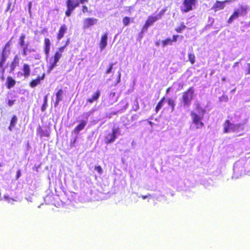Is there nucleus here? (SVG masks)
Instances as JSON below:
<instances>
[{
    "label": "nucleus",
    "instance_id": "1",
    "mask_svg": "<svg viewBox=\"0 0 250 250\" xmlns=\"http://www.w3.org/2000/svg\"><path fill=\"white\" fill-rule=\"evenodd\" d=\"M205 112L206 110L199 104H195V109L191 112L190 115L193 123L195 125L197 129L201 128L204 125L202 120Z\"/></svg>",
    "mask_w": 250,
    "mask_h": 250
},
{
    "label": "nucleus",
    "instance_id": "2",
    "mask_svg": "<svg viewBox=\"0 0 250 250\" xmlns=\"http://www.w3.org/2000/svg\"><path fill=\"white\" fill-rule=\"evenodd\" d=\"M245 160L241 159L237 161L233 167V175L232 178L236 179L241 177L242 175L245 174V169L244 166L245 165Z\"/></svg>",
    "mask_w": 250,
    "mask_h": 250
},
{
    "label": "nucleus",
    "instance_id": "3",
    "mask_svg": "<svg viewBox=\"0 0 250 250\" xmlns=\"http://www.w3.org/2000/svg\"><path fill=\"white\" fill-rule=\"evenodd\" d=\"M243 129V126L242 124H234L229 120H227L224 124L225 133L238 132Z\"/></svg>",
    "mask_w": 250,
    "mask_h": 250
},
{
    "label": "nucleus",
    "instance_id": "4",
    "mask_svg": "<svg viewBox=\"0 0 250 250\" xmlns=\"http://www.w3.org/2000/svg\"><path fill=\"white\" fill-rule=\"evenodd\" d=\"M194 90L192 87H190L187 91L183 93L181 102L185 107H188L191 104Z\"/></svg>",
    "mask_w": 250,
    "mask_h": 250
},
{
    "label": "nucleus",
    "instance_id": "5",
    "mask_svg": "<svg viewBox=\"0 0 250 250\" xmlns=\"http://www.w3.org/2000/svg\"><path fill=\"white\" fill-rule=\"evenodd\" d=\"M88 0H67L66 1L67 10L65 12L66 16L69 17L75 8L79 6L80 3L84 4Z\"/></svg>",
    "mask_w": 250,
    "mask_h": 250
},
{
    "label": "nucleus",
    "instance_id": "6",
    "mask_svg": "<svg viewBox=\"0 0 250 250\" xmlns=\"http://www.w3.org/2000/svg\"><path fill=\"white\" fill-rule=\"evenodd\" d=\"M249 7L247 5H239V8L235 9L233 14L230 17L228 20L229 23H231L235 19H237L239 16H245L247 14Z\"/></svg>",
    "mask_w": 250,
    "mask_h": 250
},
{
    "label": "nucleus",
    "instance_id": "7",
    "mask_svg": "<svg viewBox=\"0 0 250 250\" xmlns=\"http://www.w3.org/2000/svg\"><path fill=\"white\" fill-rule=\"evenodd\" d=\"M120 134V130L119 128H113L111 132L107 133L104 137L105 143L110 144L114 142L118 135Z\"/></svg>",
    "mask_w": 250,
    "mask_h": 250
},
{
    "label": "nucleus",
    "instance_id": "8",
    "mask_svg": "<svg viewBox=\"0 0 250 250\" xmlns=\"http://www.w3.org/2000/svg\"><path fill=\"white\" fill-rule=\"evenodd\" d=\"M197 2V0H184L181 7V11L184 13H188L192 10Z\"/></svg>",
    "mask_w": 250,
    "mask_h": 250
},
{
    "label": "nucleus",
    "instance_id": "9",
    "mask_svg": "<svg viewBox=\"0 0 250 250\" xmlns=\"http://www.w3.org/2000/svg\"><path fill=\"white\" fill-rule=\"evenodd\" d=\"M158 17L155 16H149L147 21L146 22L145 24L143 27L142 32H144L147 31L149 26L152 25L154 22L159 20Z\"/></svg>",
    "mask_w": 250,
    "mask_h": 250
},
{
    "label": "nucleus",
    "instance_id": "10",
    "mask_svg": "<svg viewBox=\"0 0 250 250\" xmlns=\"http://www.w3.org/2000/svg\"><path fill=\"white\" fill-rule=\"evenodd\" d=\"M8 48H9V45H8V43H7L5 45V46L2 51V52L1 53V58H0V65L1 66L4 64V63H5V62L6 61L7 58L8 57V56L9 55V49Z\"/></svg>",
    "mask_w": 250,
    "mask_h": 250
},
{
    "label": "nucleus",
    "instance_id": "11",
    "mask_svg": "<svg viewBox=\"0 0 250 250\" xmlns=\"http://www.w3.org/2000/svg\"><path fill=\"white\" fill-rule=\"evenodd\" d=\"M97 22V20L95 18L85 19L83 22V27L84 29L88 28L89 26L94 25Z\"/></svg>",
    "mask_w": 250,
    "mask_h": 250
},
{
    "label": "nucleus",
    "instance_id": "12",
    "mask_svg": "<svg viewBox=\"0 0 250 250\" xmlns=\"http://www.w3.org/2000/svg\"><path fill=\"white\" fill-rule=\"evenodd\" d=\"M62 57V54L60 52H56L54 58V62H50L51 65L49 67V71H52L54 68L57 65V62L59 61L60 59Z\"/></svg>",
    "mask_w": 250,
    "mask_h": 250
},
{
    "label": "nucleus",
    "instance_id": "13",
    "mask_svg": "<svg viewBox=\"0 0 250 250\" xmlns=\"http://www.w3.org/2000/svg\"><path fill=\"white\" fill-rule=\"evenodd\" d=\"M87 123L86 121H81L80 123L75 128L73 132L76 134L78 135L79 132L83 129H84L85 126H86Z\"/></svg>",
    "mask_w": 250,
    "mask_h": 250
},
{
    "label": "nucleus",
    "instance_id": "14",
    "mask_svg": "<svg viewBox=\"0 0 250 250\" xmlns=\"http://www.w3.org/2000/svg\"><path fill=\"white\" fill-rule=\"evenodd\" d=\"M19 61H20V58L17 56L16 55L13 62H12L10 66V72L11 73L15 69V68L19 65Z\"/></svg>",
    "mask_w": 250,
    "mask_h": 250
},
{
    "label": "nucleus",
    "instance_id": "15",
    "mask_svg": "<svg viewBox=\"0 0 250 250\" xmlns=\"http://www.w3.org/2000/svg\"><path fill=\"white\" fill-rule=\"evenodd\" d=\"M107 34H104L102 37L100 43L101 50H104L107 45Z\"/></svg>",
    "mask_w": 250,
    "mask_h": 250
},
{
    "label": "nucleus",
    "instance_id": "16",
    "mask_svg": "<svg viewBox=\"0 0 250 250\" xmlns=\"http://www.w3.org/2000/svg\"><path fill=\"white\" fill-rule=\"evenodd\" d=\"M23 75L25 78H28L30 76L31 70L30 66L28 64H24L23 66ZM19 74H20L21 75H22V74L21 73L19 72Z\"/></svg>",
    "mask_w": 250,
    "mask_h": 250
},
{
    "label": "nucleus",
    "instance_id": "17",
    "mask_svg": "<svg viewBox=\"0 0 250 250\" xmlns=\"http://www.w3.org/2000/svg\"><path fill=\"white\" fill-rule=\"evenodd\" d=\"M229 1L230 0H225L224 1H217L213 8L216 10L223 9L225 7V3Z\"/></svg>",
    "mask_w": 250,
    "mask_h": 250
},
{
    "label": "nucleus",
    "instance_id": "18",
    "mask_svg": "<svg viewBox=\"0 0 250 250\" xmlns=\"http://www.w3.org/2000/svg\"><path fill=\"white\" fill-rule=\"evenodd\" d=\"M44 74H43L41 77L39 76L36 79L34 80L31 82V83H30V86L33 88L36 87L38 84L40 83L41 80L44 79Z\"/></svg>",
    "mask_w": 250,
    "mask_h": 250
},
{
    "label": "nucleus",
    "instance_id": "19",
    "mask_svg": "<svg viewBox=\"0 0 250 250\" xmlns=\"http://www.w3.org/2000/svg\"><path fill=\"white\" fill-rule=\"evenodd\" d=\"M67 28L65 25L63 24L60 27L59 33L58 34V39L61 40L64 36V33L66 32Z\"/></svg>",
    "mask_w": 250,
    "mask_h": 250
},
{
    "label": "nucleus",
    "instance_id": "20",
    "mask_svg": "<svg viewBox=\"0 0 250 250\" xmlns=\"http://www.w3.org/2000/svg\"><path fill=\"white\" fill-rule=\"evenodd\" d=\"M118 98V95L117 93L115 92H111L109 95V101L110 104H113L115 103Z\"/></svg>",
    "mask_w": 250,
    "mask_h": 250
},
{
    "label": "nucleus",
    "instance_id": "21",
    "mask_svg": "<svg viewBox=\"0 0 250 250\" xmlns=\"http://www.w3.org/2000/svg\"><path fill=\"white\" fill-rule=\"evenodd\" d=\"M62 94L63 91L62 89H60L56 93V100L54 104L55 107H57L59 104L60 102L62 100Z\"/></svg>",
    "mask_w": 250,
    "mask_h": 250
},
{
    "label": "nucleus",
    "instance_id": "22",
    "mask_svg": "<svg viewBox=\"0 0 250 250\" xmlns=\"http://www.w3.org/2000/svg\"><path fill=\"white\" fill-rule=\"evenodd\" d=\"M100 94V91L98 90L96 93L94 94L91 98H88L87 99V102L90 103H92L93 102L97 101L99 99Z\"/></svg>",
    "mask_w": 250,
    "mask_h": 250
},
{
    "label": "nucleus",
    "instance_id": "23",
    "mask_svg": "<svg viewBox=\"0 0 250 250\" xmlns=\"http://www.w3.org/2000/svg\"><path fill=\"white\" fill-rule=\"evenodd\" d=\"M45 48L44 52L47 56L50 51V42L49 39L46 38L44 40Z\"/></svg>",
    "mask_w": 250,
    "mask_h": 250
},
{
    "label": "nucleus",
    "instance_id": "24",
    "mask_svg": "<svg viewBox=\"0 0 250 250\" xmlns=\"http://www.w3.org/2000/svg\"><path fill=\"white\" fill-rule=\"evenodd\" d=\"M29 43H26L25 46L22 48V55L24 56H26L28 55V53H30L32 51H34V49L28 48Z\"/></svg>",
    "mask_w": 250,
    "mask_h": 250
},
{
    "label": "nucleus",
    "instance_id": "25",
    "mask_svg": "<svg viewBox=\"0 0 250 250\" xmlns=\"http://www.w3.org/2000/svg\"><path fill=\"white\" fill-rule=\"evenodd\" d=\"M7 87L8 89H10L13 86H14L16 83V81L14 79H13L12 77H8L7 80Z\"/></svg>",
    "mask_w": 250,
    "mask_h": 250
},
{
    "label": "nucleus",
    "instance_id": "26",
    "mask_svg": "<svg viewBox=\"0 0 250 250\" xmlns=\"http://www.w3.org/2000/svg\"><path fill=\"white\" fill-rule=\"evenodd\" d=\"M25 38V36L24 34H21L20 38V39H19V44L21 46V47L22 48H23V47H24L26 45V44H25V42H24V39Z\"/></svg>",
    "mask_w": 250,
    "mask_h": 250
},
{
    "label": "nucleus",
    "instance_id": "27",
    "mask_svg": "<svg viewBox=\"0 0 250 250\" xmlns=\"http://www.w3.org/2000/svg\"><path fill=\"white\" fill-rule=\"evenodd\" d=\"M165 100V98L163 97L158 103V104H157V105L156 107V109H155L156 112H157L163 106V104L164 103Z\"/></svg>",
    "mask_w": 250,
    "mask_h": 250
},
{
    "label": "nucleus",
    "instance_id": "28",
    "mask_svg": "<svg viewBox=\"0 0 250 250\" xmlns=\"http://www.w3.org/2000/svg\"><path fill=\"white\" fill-rule=\"evenodd\" d=\"M43 101H44V103L41 108V110L42 111H44L46 110V107L47 105V96H44V97L43 98Z\"/></svg>",
    "mask_w": 250,
    "mask_h": 250
},
{
    "label": "nucleus",
    "instance_id": "29",
    "mask_svg": "<svg viewBox=\"0 0 250 250\" xmlns=\"http://www.w3.org/2000/svg\"><path fill=\"white\" fill-rule=\"evenodd\" d=\"M92 112V111H90L89 112L84 113L83 115V116L85 119V120H83V121H86L87 122L89 117L90 116Z\"/></svg>",
    "mask_w": 250,
    "mask_h": 250
},
{
    "label": "nucleus",
    "instance_id": "30",
    "mask_svg": "<svg viewBox=\"0 0 250 250\" xmlns=\"http://www.w3.org/2000/svg\"><path fill=\"white\" fill-rule=\"evenodd\" d=\"M17 120L18 119L17 116L16 115L13 116L10 122L11 126H15L17 124Z\"/></svg>",
    "mask_w": 250,
    "mask_h": 250
},
{
    "label": "nucleus",
    "instance_id": "31",
    "mask_svg": "<svg viewBox=\"0 0 250 250\" xmlns=\"http://www.w3.org/2000/svg\"><path fill=\"white\" fill-rule=\"evenodd\" d=\"M188 60L191 64H193L195 62V56L193 54H188Z\"/></svg>",
    "mask_w": 250,
    "mask_h": 250
},
{
    "label": "nucleus",
    "instance_id": "32",
    "mask_svg": "<svg viewBox=\"0 0 250 250\" xmlns=\"http://www.w3.org/2000/svg\"><path fill=\"white\" fill-rule=\"evenodd\" d=\"M133 108L134 111H137L139 109V103L137 100L134 101Z\"/></svg>",
    "mask_w": 250,
    "mask_h": 250
},
{
    "label": "nucleus",
    "instance_id": "33",
    "mask_svg": "<svg viewBox=\"0 0 250 250\" xmlns=\"http://www.w3.org/2000/svg\"><path fill=\"white\" fill-rule=\"evenodd\" d=\"M123 22L125 26H127L130 22V19L127 17H125L123 19Z\"/></svg>",
    "mask_w": 250,
    "mask_h": 250
},
{
    "label": "nucleus",
    "instance_id": "34",
    "mask_svg": "<svg viewBox=\"0 0 250 250\" xmlns=\"http://www.w3.org/2000/svg\"><path fill=\"white\" fill-rule=\"evenodd\" d=\"M172 40L170 39H167L163 41V45L164 46L168 44H171Z\"/></svg>",
    "mask_w": 250,
    "mask_h": 250
},
{
    "label": "nucleus",
    "instance_id": "35",
    "mask_svg": "<svg viewBox=\"0 0 250 250\" xmlns=\"http://www.w3.org/2000/svg\"><path fill=\"white\" fill-rule=\"evenodd\" d=\"M186 27L184 24H182L180 26L177 28L176 30L178 33H181L182 31Z\"/></svg>",
    "mask_w": 250,
    "mask_h": 250
},
{
    "label": "nucleus",
    "instance_id": "36",
    "mask_svg": "<svg viewBox=\"0 0 250 250\" xmlns=\"http://www.w3.org/2000/svg\"><path fill=\"white\" fill-rule=\"evenodd\" d=\"M115 64V63H111L109 64V68L107 69L106 71V74H109L112 69H113V65Z\"/></svg>",
    "mask_w": 250,
    "mask_h": 250
},
{
    "label": "nucleus",
    "instance_id": "37",
    "mask_svg": "<svg viewBox=\"0 0 250 250\" xmlns=\"http://www.w3.org/2000/svg\"><path fill=\"white\" fill-rule=\"evenodd\" d=\"M167 103L169 105L171 106L172 108V110L174 109V102L172 99H169L167 101Z\"/></svg>",
    "mask_w": 250,
    "mask_h": 250
},
{
    "label": "nucleus",
    "instance_id": "38",
    "mask_svg": "<svg viewBox=\"0 0 250 250\" xmlns=\"http://www.w3.org/2000/svg\"><path fill=\"white\" fill-rule=\"evenodd\" d=\"M68 42H69V40H67L66 45L65 46L61 47L59 48V51L58 52H60V53H61V54H62L64 51V48H65L66 45L67 44H68Z\"/></svg>",
    "mask_w": 250,
    "mask_h": 250
},
{
    "label": "nucleus",
    "instance_id": "39",
    "mask_svg": "<svg viewBox=\"0 0 250 250\" xmlns=\"http://www.w3.org/2000/svg\"><path fill=\"white\" fill-rule=\"evenodd\" d=\"M95 170L97 171L99 174H101L103 172L102 168L100 166L95 167Z\"/></svg>",
    "mask_w": 250,
    "mask_h": 250
},
{
    "label": "nucleus",
    "instance_id": "40",
    "mask_svg": "<svg viewBox=\"0 0 250 250\" xmlns=\"http://www.w3.org/2000/svg\"><path fill=\"white\" fill-rule=\"evenodd\" d=\"M165 12V10L163 9L162 10L159 14H158L157 15H156V17H158L159 20L162 17V16L164 15V13Z\"/></svg>",
    "mask_w": 250,
    "mask_h": 250
},
{
    "label": "nucleus",
    "instance_id": "41",
    "mask_svg": "<svg viewBox=\"0 0 250 250\" xmlns=\"http://www.w3.org/2000/svg\"><path fill=\"white\" fill-rule=\"evenodd\" d=\"M3 66V65H2L1 66L0 65V71L1 72L2 75H3L5 69V68Z\"/></svg>",
    "mask_w": 250,
    "mask_h": 250
},
{
    "label": "nucleus",
    "instance_id": "42",
    "mask_svg": "<svg viewBox=\"0 0 250 250\" xmlns=\"http://www.w3.org/2000/svg\"><path fill=\"white\" fill-rule=\"evenodd\" d=\"M15 100H9L8 101V105L10 106H12L14 104Z\"/></svg>",
    "mask_w": 250,
    "mask_h": 250
},
{
    "label": "nucleus",
    "instance_id": "43",
    "mask_svg": "<svg viewBox=\"0 0 250 250\" xmlns=\"http://www.w3.org/2000/svg\"><path fill=\"white\" fill-rule=\"evenodd\" d=\"M82 10H83V13H85V12H88V8H87V7L86 6L83 5V9H82Z\"/></svg>",
    "mask_w": 250,
    "mask_h": 250
},
{
    "label": "nucleus",
    "instance_id": "44",
    "mask_svg": "<svg viewBox=\"0 0 250 250\" xmlns=\"http://www.w3.org/2000/svg\"><path fill=\"white\" fill-rule=\"evenodd\" d=\"M21 175V173L20 170H19L17 172L16 178L17 179H19Z\"/></svg>",
    "mask_w": 250,
    "mask_h": 250
},
{
    "label": "nucleus",
    "instance_id": "45",
    "mask_svg": "<svg viewBox=\"0 0 250 250\" xmlns=\"http://www.w3.org/2000/svg\"><path fill=\"white\" fill-rule=\"evenodd\" d=\"M31 7H32V2H29L28 3V11H29V13H31Z\"/></svg>",
    "mask_w": 250,
    "mask_h": 250
},
{
    "label": "nucleus",
    "instance_id": "46",
    "mask_svg": "<svg viewBox=\"0 0 250 250\" xmlns=\"http://www.w3.org/2000/svg\"><path fill=\"white\" fill-rule=\"evenodd\" d=\"M247 74L250 75V63H248Z\"/></svg>",
    "mask_w": 250,
    "mask_h": 250
},
{
    "label": "nucleus",
    "instance_id": "47",
    "mask_svg": "<svg viewBox=\"0 0 250 250\" xmlns=\"http://www.w3.org/2000/svg\"><path fill=\"white\" fill-rule=\"evenodd\" d=\"M178 37V35H174L173 36V40H172V42H176Z\"/></svg>",
    "mask_w": 250,
    "mask_h": 250
},
{
    "label": "nucleus",
    "instance_id": "48",
    "mask_svg": "<svg viewBox=\"0 0 250 250\" xmlns=\"http://www.w3.org/2000/svg\"><path fill=\"white\" fill-rule=\"evenodd\" d=\"M118 82H117L119 83L120 82L121 73L120 72H118Z\"/></svg>",
    "mask_w": 250,
    "mask_h": 250
},
{
    "label": "nucleus",
    "instance_id": "49",
    "mask_svg": "<svg viewBox=\"0 0 250 250\" xmlns=\"http://www.w3.org/2000/svg\"><path fill=\"white\" fill-rule=\"evenodd\" d=\"M150 196V195L149 194L147 195H142L141 197L143 199H146L147 197Z\"/></svg>",
    "mask_w": 250,
    "mask_h": 250
},
{
    "label": "nucleus",
    "instance_id": "50",
    "mask_svg": "<svg viewBox=\"0 0 250 250\" xmlns=\"http://www.w3.org/2000/svg\"><path fill=\"white\" fill-rule=\"evenodd\" d=\"M15 127V126H11V124L10 125V126H9V129L10 130V131H12V129L13 128Z\"/></svg>",
    "mask_w": 250,
    "mask_h": 250
},
{
    "label": "nucleus",
    "instance_id": "51",
    "mask_svg": "<svg viewBox=\"0 0 250 250\" xmlns=\"http://www.w3.org/2000/svg\"><path fill=\"white\" fill-rule=\"evenodd\" d=\"M4 198H5V199H8L9 198H8V196H4Z\"/></svg>",
    "mask_w": 250,
    "mask_h": 250
},
{
    "label": "nucleus",
    "instance_id": "52",
    "mask_svg": "<svg viewBox=\"0 0 250 250\" xmlns=\"http://www.w3.org/2000/svg\"><path fill=\"white\" fill-rule=\"evenodd\" d=\"M1 79L3 80L4 79L3 75H2L1 76Z\"/></svg>",
    "mask_w": 250,
    "mask_h": 250
},
{
    "label": "nucleus",
    "instance_id": "53",
    "mask_svg": "<svg viewBox=\"0 0 250 250\" xmlns=\"http://www.w3.org/2000/svg\"><path fill=\"white\" fill-rule=\"evenodd\" d=\"M39 55H38V56H37V58H36V59H39Z\"/></svg>",
    "mask_w": 250,
    "mask_h": 250
},
{
    "label": "nucleus",
    "instance_id": "54",
    "mask_svg": "<svg viewBox=\"0 0 250 250\" xmlns=\"http://www.w3.org/2000/svg\"><path fill=\"white\" fill-rule=\"evenodd\" d=\"M39 55H38V56H37V58H36V59H39Z\"/></svg>",
    "mask_w": 250,
    "mask_h": 250
}]
</instances>
